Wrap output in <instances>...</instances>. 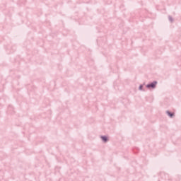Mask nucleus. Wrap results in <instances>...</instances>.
I'll list each match as a JSON object with an SVG mask.
<instances>
[{"label":"nucleus","mask_w":181,"mask_h":181,"mask_svg":"<svg viewBox=\"0 0 181 181\" xmlns=\"http://www.w3.org/2000/svg\"><path fill=\"white\" fill-rule=\"evenodd\" d=\"M143 86H139V90H142Z\"/></svg>","instance_id":"20e7f679"},{"label":"nucleus","mask_w":181,"mask_h":181,"mask_svg":"<svg viewBox=\"0 0 181 181\" xmlns=\"http://www.w3.org/2000/svg\"><path fill=\"white\" fill-rule=\"evenodd\" d=\"M167 114L170 117H173V116L174 115V113H171L170 112L168 111Z\"/></svg>","instance_id":"7ed1b4c3"},{"label":"nucleus","mask_w":181,"mask_h":181,"mask_svg":"<svg viewBox=\"0 0 181 181\" xmlns=\"http://www.w3.org/2000/svg\"><path fill=\"white\" fill-rule=\"evenodd\" d=\"M157 85V81H154L150 84L146 85L147 88H154L156 87V86Z\"/></svg>","instance_id":"f257e3e1"},{"label":"nucleus","mask_w":181,"mask_h":181,"mask_svg":"<svg viewBox=\"0 0 181 181\" xmlns=\"http://www.w3.org/2000/svg\"><path fill=\"white\" fill-rule=\"evenodd\" d=\"M102 140H103V141L106 142L107 141V138L105 136H102Z\"/></svg>","instance_id":"f03ea898"}]
</instances>
